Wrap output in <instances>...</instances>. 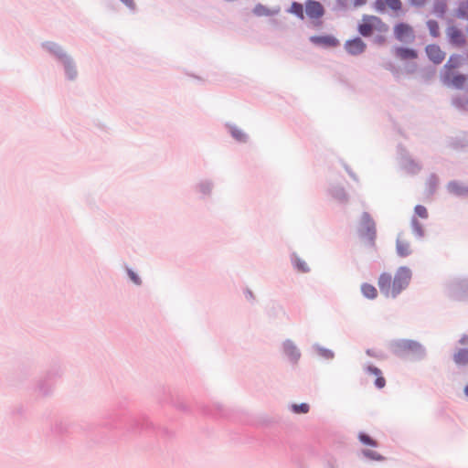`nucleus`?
Wrapping results in <instances>:
<instances>
[{
	"label": "nucleus",
	"mask_w": 468,
	"mask_h": 468,
	"mask_svg": "<svg viewBox=\"0 0 468 468\" xmlns=\"http://www.w3.org/2000/svg\"><path fill=\"white\" fill-rule=\"evenodd\" d=\"M388 29V26L382 19L376 16L364 15L361 23L358 25V32L363 37H369L375 31L387 32Z\"/></svg>",
	"instance_id": "nucleus-1"
},
{
	"label": "nucleus",
	"mask_w": 468,
	"mask_h": 468,
	"mask_svg": "<svg viewBox=\"0 0 468 468\" xmlns=\"http://www.w3.org/2000/svg\"><path fill=\"white\" fill-rule=\"evenodd\" d=\"M362 292H376V288L370 284L365 283L361 287Z\"/></svg>",
	"instance_id": "nucleus-27"
},
{
	"label": "nucleus",
	"mask_w": 468,
	"mask_h": 468,
	"mask_svg": "<svg viewBox=\"0 0 468 468\" xmlns=\"http://www.w3.org/2000/svg\"><path fill=\"white\" fill-rule=\"evenodd\" d=\"M459 12H460L459 16L463 17L464 16L463 13H462L461 10H459Z\"/></svg>",
	"instance_id": "nucleus-37"
},
{
	"label": "nucleus",
	"mask_w": 468,
	"mask_h": 468,
	"mask_svg": "<svg viewBox=\"0 0 468 468\" xmlns=\"http://www.w3.org/2000/svg\"><path fill=\"white\" fill-rule=\"evenodd\" d=\"M285 352L291 356L293 359H297L299 357V353L295 346L292 343H286L284 345Z\"/></svg>",
	"instance_id": "nucleus-21"
},
{
	"label": "nucleus",
	"mask_w": 468,
	"mask_h": 468,
	"mask_svg": "<svg viewBox=\"0 0 468 468\" xmlns=\"http://www.w3.org/2000/svg\"><path fill=\"white\" fill-rule=\"evenodd\" d=\"M366 48V43L360 37H355L345 44L346 50L353 56L363 53Z\"/></svg>",
	"instance_id": "nucleus-8"
},
{
	"label": "nucleus",
	"mask_w": 468,
	"mask_h": 468,
	"mask_svg": "<svg viewBox=\"0 0 468 468\" xmlns=\"http://www.w3.org/2000/svg\"><path fill=\"white\" fill-rule=\"evenodd\" d=\"M370 296V298H374V296L376 295L375 293H372V294H368Z\"/></svg>",
	"instance_id": "nucleus-38"
},
{
	"label": "nucleus",
	"mask_w": 468,
	"mask_h": 468,
	"mask_svg": "<svg viewBox=\"0 0 468 468\" xmlns=\"http://www.w3.org/2000/svg\"><path fill=\"white\" fill-rule=\"evenodd\" d=\"M359 441L363 443V444H366V445H370V446H377V441H374L373 439H371L368 435L365 434V433H360L359 436Z\"/></svg>",
	"instance_id": "nucleus-22"
},
{
	"label": "nucleus",
	"mask_w": 468,
	"mask_h": 468,
	"mask_svg": "<svg viewBox=\"0 0 468 468\" xmlns=\"http://www.w3.org/2000/svg\"><path fill=\"white\" fill-rule=\"evenodd\" d=\"M442 80L445 84H450L460 89L463 87L466 81V76L454 72L443 73Z\"/></svg>",
	"instance_id": "nucleus-9"
},
{
	"label": "nucleus",
	"mask_w": 468,
	"mask_h": 468,
	"mask_svg": "<svg viewBox=\"0 0 468 468\" xmlns=\"http://www.w3.org/2000/svg\"><path fill=\"white\" fill-rule=\"evenodd\" d=\"M462 65V58L459 55H452L447 63L444 65L443 73L454 72L455 69H458Z\"/></svg>",
	"instance_id": "nucleus-11"
},
{
	"label": "nucleus",
	"mask_w": 468,
	"mask_h": 468,
	"mask_svg": "<svg viewBox=\"0 0 468 468\" xmlns=\"http://www.w3.org/2000/svg\"><path fill=\"white\" fill-rule=\"evenodd\" d=\"M293 264L299 272H308L310 271L307 262L298 256H294Z\"/></svg>",
	"instance_id": "nucleus-18"
},
{
	"label": "nucleus",
	"mask_w": 468,
	"mask_h": 468,
	"mask_svg": "<svg viewBox=\"0 0 468 468\" xmlns=\"http://www.w3.org/2000/svg\"><path fill=\"white\" fill-rule=\"evenodd\" d=\"M127 271H128V275L133 282H134L135 284L141 283V280H140L139 276L133 271L128 270Z\"/></svg>",
	"instance_id": "nucleus-26"
},
{
	"label": "nucleus",
	"mask_w": 468,
	"mask_h": 468,
	"mask_svg": "<svg viewBox=\"0 0 468 468\" xmlns=\"http://www.w3.org/2000/svg\"><path fill=\"white\" fill-rule=\"evenodd\" d=\"M66 70L69 78H73L76 75V69L69 64L66 66Z\"/></svg>",
	"instance_id": "nucleus-29"
},
{
	"label": "nucleus",
	"mask_w": 468,
	"mask_h": 468,
	"mask_svg": "<svg viewBox=\"0 0 468 468\" xmlns=\"http://www.w3.org/2000/svg\"><path fill=\"white\" fill-rule=\"evenodd\" d=\"M279 13V8L271 10L267 6L258 4L253 8V14L257 16H271Z\"/></svg>",
	"instance_id": "nucleus-13"
},
{
	"label": "nucleus",
	"mask_w": 468,
	"mask_h": 468,
	"mask_svg": "<svg viewBox=\"0 0 468 468\" xmlns=\"http://www.w3.org/2000/svg\"><path fill=\"white\" fill-rule=\"evenodd\" d=\"M396 55L401 59H414L417 58V52L414 49L406 48H397Z\"/></svg>",
	"instance_id": "nucleus-14"
},
{
	"label": "nucleus",
	"mask_w": 468,
	"mask_h": 468,
	"mask_svg": "<svg viewBox=\"0 0 468 468\" xmlns=\"http://www.w3.org/2000/svg\"><path fill=\"white\" fill-rule=\"evenodd\" d=\"M394 35L399 41H406L414 38L413 28L406 23H399L394 27Z\"/></svg>",
	"instance_id": "nucleus-4"
},
{
	"label": "nucleus",
	"mask_w": 468,
	"mask_h": 468,
	"mask_svg": "<svg viewBox=\"0 0 468 468\" xmlns=\"http://www.w3.org/2000/svg\"><path fill=\"white\" fill-rule=\"evenodd\" d=\"M310 41L314 45L323 48H335L339 45V41L331 35L313 36L310 37Z\"/></svg>",
	"instance_id": "nucleus-7"
},
{
	"label": "nucleus",
	"mask_w": 468,
	"mask_h": 468,
	"mask_svg": "<svg viewBox=\"0 0 468 468\" xmlns=\"http://www.w3.org/2000/svg\"><path fill=\"white\" fill-rule=\"evenodd\" d=\"M392 277L388 273H382L378 279V286L381 291H388L390 288Z\"/></svg>",
	"instance_id": "nucleus-15"
},
{
	"label": "nucleus",
	"mask_w": 468,
	"mask_h": 468,
	"mask_svg": "<svg viewBox=\"0 0 468 468\" xmlns=\"http://www.w3.org/2000/svg\"><path fill=\"white\" fill-rule=\"evenodd\" d=\"M428 28L430 30V33L432 37H437L440 35V27L437 21L435 20H429L427 22Z\"/></svg>",
	"instance_id": "nucleus-20"
},
{
	"label": "nucleus",
	"mask_w": 468,
	"mask_h": 468,
	"mask_svg": "<svg viewBox=\"0 0 468 468\" xmlns=\"http://www.w3.org/2000/svg\"><path fill=\"white\" fill-rule=\"evenodd\" d=\"M427 0H410V5L414 6H423L426 4Z\"/></svg>",
	"instance_id": "nucleus-30"
},
{
	"label": "nucleus",
	"mask_w": 468,
	"mask_h": 468,
	"mask_svg": "<svg viewBox=\"0 0 468 468\" xmlns=\"http://www.w3.org/2000/svg\"><path fill=\"white\" fill-rule=\"evenodd\" d=\"M397 250L399 256L406 257L410 253V244L404 240L397 241Z\"/></svg>",
	"instance_id": "nucleus-17"
},
{
	"label": "nucleus",
	"mask_w": 468,
	"mask_h": 468,
	"mask_svg": "<svg viewBox=\"0 0 468 468\" xmlns=\"http://www.w3.org/2000/svg\"><path fill=\"white\" fill-rule=\"evenodd\" d=\"M305 13L311 19H319L324 14L323 5L314 0H307L305 2Z\"/></svg>",
	"instance_id": "nucleus-5"
},
{
	"label": "nucleus",
	"mask_w": 468,
	"mask_h": 468,
	"mask_svg": "<svg viewBox=\"0 0 468 468\" xmlns=\"http://www.w3.org/2000/svg\"><path fill=\"white\" fill-rule=\"evenodd\" d=\"M454 362L458 365L468 364V349L458 350L453 356Z\"/></svg>",
	"instance_id": "nucleus-16"
},
{
	"label": "nucleus",
	"mask_w": 468,
	"mask_h": 468,
	"mask_svg": "<svg viewBox=\"0 0 468 468\" xmlns=\"http://www.w3.org/2000/svg\"><path fill=\"white\" fill-rule=\"evenodd\" d=\"M437 184H438L437 178L434 176H431V178L429 179V185H430L431 188L434 189L436 187Z\"/></svg>",
	"instance_id": "nucleus-31"
},
{
	"label": "nucleus",
	"mask_w": 468,
	"mask_h": 468,
	"mask_svg": "<svg viewBox=\"0 0 468 468\" xmlns=\"http://www.w3.org/2000/svg\"><path fill=\"white\" fill-rule=\"evenodd\" d=\"M362 219L363 221L365 222V224H367V226L368 228H370V226H374V223L372 221V219L370 218L369 215L365 213L363 216H362Z\"/></svg>",
	"instance_id": "nucleus-28"
},
{
	"label": "nucleus",
	"mask_w": 468,
	"mask_h": 468,
	"mask_svg": "<svg viewBox=\"0 0 468 468\" xmlns=\"http://www.w3.org/2000/svg\"><path fill=\"white\" fill-rule=\"evenodd\" d=\"M292 410L295 413H307L309 411V405L306 403L294 404L292 405Z\"/></svg>",
	"instance_id": "nucleus-23"
},
{
	"label": "nucleus",
	"mask_w": 468,
	"mask_h": 468,
	"mask_svg": "<svg viewBox=\"0 0 468 468\" xmlns=\"http://www.w3.org/2000/svg\"><path fill=\"white\" fill-rule=\"evenodd\" d=\"M50 46H52V48H55L56 49H60V48L54 43H50Z\"/></svg>",
	"instance_id": "nucleus-35"
},
{
	"label": "nucleus",
	"mask_w": 468,
	"mask_h": 468,
	"mask_svg": "<svg viewBox=\"0 0 468 468\" xmlns=\"http://www.w3.org/2000/svg\"><path fill=\"white\" fill-rule=\"evenodd\" d=\"M415 224H416V231L418 232V234L420 236H421L422 235V230H421L420 226H419V224L417 222H415Z\"/></svg>",
	"instance_id": "nucleus-34"
},
{
	"label": "nucleus",
	"mask_w": 468,
	"mask_h": 468,
	"mask_svg": "<svg viewBox=\"0 0 468 468\" xmlns=\"http://www.w3.org/2000/svg\"><path fill=\"white\" fill-rule=\"evenodd\" d=\"M367 370L369 374L376 377L375 385L377 388H382L385 387L386 380H385L384 377L382 376L381 371L378 367L369 366V367H367Z\"/></svg>",
	"instance_id": "nucleus-12"
},
{
	"label": "nucleus",
	"mask_w": 468,
	"mask_h": 468,
	"mask_svg": "<svg viewBox=\"0 0 468 468\" xmlns=\"http://www.w3.org/2000/svg\"><path fill=\"white\" fill-rule=\"evenodd\" d=\"M415 213L421 218H428V211L425 207L418 205L415 207Z\"/></svg>",
	"instance_id": "nucleus-24"
},
{
	"label": "nucleus",
	"mask_w": 468,
	"mask_h": 468,
	"mask_svg": "<svg viewBox=\"0 0 468 468\" xmlns=\"http://www.w3.org/2000/svg\"><path fill=\"white\" fill-rule=\"evenodd\" d=\"M374 8L378 13H384L387 9L399 12L402 9V2L401 0H376Z\"/></svg>",
	"instance_id": "nucleus-3"
},
{
	"label": "nucleus",
	"mask_w": 468,
	"mask_h": 468,
	"mask_svg": "<svg viewBox=\"0 0 468 468\" xmlns=\"http://www.w3.org/2000/svg\"><path fill=\"white\" fill-rule=\"evenodd\" d=\"M411 279V271L407 267H401L396 273L392 288L394 291H402L407 288Z\"/></svg>",
	"instance_id": "nucleus-2"
},
{
	"label": "nucleus",
	"mask_w": 468,
	"mask_h": 468,
	"mask_svg": "<svg viewBox=\"0 0 468 468\" xmlns=\"http://www.w3.org/2000/svg\"><path fill=\"white\" fill-rule=\"evenodd\" d=\"M367 4V0H354V6L358 7Z\"/></svg>",
	"instance_id": "nucleus-33"
},
{
	"label": "nucleus",
	"mask_w": 468,
	"mask_h": 468,
	"mask_svg": "<svg viewBox=\"0 0 468 468\" xmlns=\"http://www.w3.org/2000/svg\"><path fill=\"white\" fill-rule=\"evenodd\" d=\"M289 12L297 16L300 19L304 18L303 5L300 3L293 2L290 7Z\"/></svg>",
	"instance_id": "nucleus-19"
},
{
	"label": "nucleus",
	"mask_w": 468,
	"mask_h": 468,
	"mask_svg": "<svg viewBox=\"0 0 468 468\" xmlns=\"http://www.w3.org/2000/svg\"><path fill=\"white\" fill-rule=\"evenodd\" d=\"M364 454H365V456H367L372 460H377V461L383 460V457L379 453H378L374 451H365Z\"/></svg>",
	"instance_id": "nucleus-25"
},
{
	"label": "nucleus",
	"mask_w": 468,
	"mask_h": 468,
	"mask_svg": "<svg viewBox=\"0 0 468 468\" xmlns=\"http://www.w3.org/2000/svg\"><path fill=\"white\" fill-rule=\"evenodd\" d=\"M446 34L450 42L454 46L462 47L466 43L463 31L454 26L449 27Z\"/></svg>",
	"instance_id": "nucleus-6"
},
{
	"label": "nucleus",
	"mask_w": 468,
	"mask_h": 468,
	"mask_svg": "<svg viewBox=\"0 0 468 468\" xmlns=\"http://www.w3.org/2000/svg\"><path fill=\"white\" fill-rule=\"evenodd\" d=\"M426 53L429 58L435 64L441 63L445 58V52L435 44L428 45L426 47Z\"/></svg>",
	"instance_id": "nucleus-10"
},
{
	"label": "nucleus",
	"mask_w": 468,
	"mask_h": 468,
	"mask_svg": "<svg viewBox=\"0 0 468 468\" xmlns=\"http://www.w3.org/2000/svg\"><path fill=\"white\" fill-rule=\"evenodd\" d=\"M464 392H465L466 396L468 397V385L465 387Z\"/></svg>",
	"instance_id": "nucleus-36"
},
{
	"label": "nucleus",
	"mask_w": 468,
	"mask_h": 468,
	"mask_svg": "<svg viewBox=\"0 0 468 468\" xmlns=\"http://www.w3.org/2000/svg\"><path fill=\"white\" fill-rule=\"evenodd\" d=\"M126 6H128L131 9L134 8V2L133 0H121Z\"/></svg>",
	"instance_id": "nucleus-32"
}]
</instances>
